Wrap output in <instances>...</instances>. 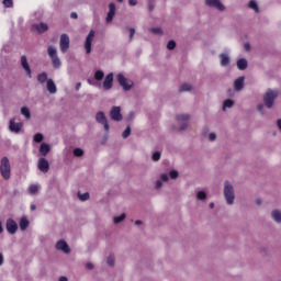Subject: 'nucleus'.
Returning <instances> with one entry per match:
<instances>
[{
    "mask_svg": "<svg viewBox=\"0 0 281 281\" xmlns=\"http://www.w3.org/2000/svg\"><path fill=\"white\" fill-rule=\"evenodd\" d=\"M0 172L3 179H10V175L12 172V167L10 166V160L8 157H3L0 162Z\"/></svg>",
    "mask_w": 281,
    "mask_h": 281,
    "instance_id": "obj_4",
    "label": "nucleus"
},
{
    "mask_svg": "<svg viewBox=\"0 0 281 281\" xmlns=\"http://www.w3.org/2000/svg\"><path fill=\"white\" fill-rule=\"evenodd\" d=\"M128 5H137V0H128Z\"/></svg>",
    "mask_w": 281,
    "mask_h": 281,
    "instance_id": "obj_50",
    "label": "nucleus"
},
{
    "mask_svg": "<svg viewBox=\"0 0 281 281\" xmlns=\"http://www.w3.org/2000/svg\"><path fill=\"white\" fill-rule=\"evenodd\" d=\"M93 38H95V31H90L86 42H85V49H86V54H91V45L93 44Z\"/></svg>",
    "mask_w": 281,
    "mask_h": 281,
    "instance_id": "obj_13",
    "label": "nucleus"
},
{
    "mask_svg": "<svg viewBox=\"0 0 281 281\" xmlns=\"http://www.w3.org/2000/svg\"><path fill=\"white\" fill-rule=\"evenodd\" d=\"M50 148L47 145V143H43L40 147V153L43 155V157H47V154L49 153Z\"/></svg>",
    "mask_w": 281,
    "mask_h": 281,
    "instance_id": "obj_28",
    "label": "nucleus"
},
{
    "mask_svg": "<svg viewBox=\"0 0 281 281\" xmlns=\"http://www.w3.org/2000/svg\"><path fill=\"white\" fill-rule=\"evenodd\" d=\"M37 168L41 172L47 173L49 172V161L45 158H40L37 162Z\"/></svg>",
    "mask_w": 281,
    "mask_h": 281,
    "instance_id": "obj_17",
    "label": "nucleus"
},
{
    "mask_svg": "<svg viewBox=\"0 0 281 281\" xmlns=\"http://www.w3.org/2000/svg\"><path fill=\"white\" fill-rule=\"evenodd\" d=\"M46 88L49 93H56V91H58V89L56 88V83L53 79H48L46 81Z\"/></svg>",
    "mask_w": 281,
    "mask_h": 281,
    "instance_id": "obj_24",
    "label": "nucleus"
},
{
    "mask_svg": "<svg viewBox=\"0 0 281 281\" xmlns=\"http://www.w3.org/2000/svg\"><path fill=\"white\" fill-rule=\"evenodd\" d=\"M21 65H22V68L24 69L26 76L29 78H32V68L30 67V63H27V57L25 55H23L21 57Z\"/></svg>",
    "mask_w": 281,
    "mask_h": 281,
    "instance_id": "obj_15",
    "label": "nucleus"
},
{
    "mask_svg": "<svg viewBox=\"0 0 281 281\" xmlns=\"http://www.w3.org/2000/svg\"><path fill=\"white\" fill-rule=\"evenodd\" d=\"M116 80L123 91H131V89H133V80L126 78L123 74H119Z\"/></svg>",
    "mask_w": 281,
    "mask_h": 281,
    "instance_id": "obj_7",
    "label": "nucleus"
},
{
    "mask_svg": "<svg viewBox=\"0 0 281 281\" xmlns=\"http://www.w3.org/2000/svg\"><path fill=\"white\" fill-rule=\"evenodd\" d=\"M153 8H154L153 4H149V10H153Z\"/></svg>",
    "mask_w": 281,
    "mask_h": 281,
    "instance_id": "obj_62",
    "label": "nucleus"
},
{
    "mask_svg": "<svg viewBox=\"0 0 281 281\" xmlns=\"http://www.w3.org/2000/svg\"><path fill=\"white\" fill-rule=\"evenodd\" d=\"M248 8H250V10H254V12H260V9L258 8V2H256V0H250L248 3Z\"/></svg>",
    "mask_w": 281,
    "mask_h": 281,
    "instance_id": "obj_30",
    "label": "nucleus"
},
{
    "mask_svg": "<svg viewBox=\"0 0 281 281\" xmlns=\"http://www.w3.org/2000/svg\"><path fill=\"white\" fill-rule=\"evenodd\" d=\"M106 262L110 267H113V265H115V257L113 255H110L106 259Z\"/></svg>",
    "mask_w": 281,
    "mask_h": 281,
    "instance_id": "obj_40",
    "label": "nucleus"
},
{
    "mask_svg": "<svg viewBox=\"0 0 281 281\" xmlns=\"http://www.w3.org/2000/svg\"><path fill=\"white\" fill-rule=\"evenodd\" d=\"M59 281H68L67 277H60Z\"/></svg>",
    "mask_w": 281,
    "mask_h": 281,
    "instance_id": "obj_55",
    "label": "nucleus"
},
{
    "mask_svg": "<svg viewBox=\"0 0 281 281\" xmlns=\"http://www.w3.org/2000/svg\"><path fill=\"white\" fill-rule=\"evenodd\" d=\"M175 47H177V42L176 41H169L167 44V49H175Z\"/></svg>",
    "mask_w": 281,
    "mask_h": 281,
    "instance_id": "obj_41",
    "label": "nucleus"
},
{
    "mask_svg": "<svg viewBox=\"0 0 281 281\" xmlns=\"http://www.w3.org/2000/svg\"><path fill=\"white\" fill-rule=\"evenodd\" d=\"M245 87V77H239L234 81L235 91H243Z\"/></svg>",
    "mask_w": 281,
    "mask_h": 281,
    "instance_id": "obj_22",
    "label": "nucleus"
},
{
    "mask_svg": "<svg viewBox=\"0 0 281 281\" xmlns=\"http://www.w3.org/2000/svg\"><path fill=\"white\" fill-rule=\"evenodd\" d=\"M29 193L32 195L38 194V191L41 190V184L38 183H32L29 186Z\"/></svg>",
    "mask_w": 281,
    "mask_h": 281,
    "instance_id": "obj_25",
    "label": "nucleus"
},
{
    "mask_svg": "<svg viewBox=\"0 0 281 281\" xmlns=\"http://www.w3.org/2000/svg\"><path fill=\"white\" fill-rule=\"evenodd\" d=\"M196 201H206L207 200V192L203 190H199L195 192Z\"/></svg>",
    "mask_w": 281,
    "mask_h": 281,
    "instance_id": "obj_27",
    "label": "nucleus"
},
{
    "mask_svg": "<svg viewBox=\"0 0 281 281\" xmlns=\"http://www.w3.org/2000/svg\"><path fill=\"white\" fill-rule=\"evenodd\" d=\"M78 199L79 201H89V192H86V193L78 192Z\"/></svg>",
    "mask_w": 281,
    "mask_h": 281,
    "instance_id": "obj_35",
    "label": "nucleus"
},
{
    "mask_svg": "<svg viewBox=\"0 0 281 281\" xmlns=\"http://www.w3.org/2000/svg\"><path fill=\"white\" fill-rule=\"evenodd\" d=\"M102 88L104 89V91H109L113 89V72H110L109 75H106V77L104 78Z\"/></svg>",
    "mask_w": 281,
    "mask_h": 281,
    "instance_id": "obj_16",
    "label": "nucleus"
},
{
    "mask_svg": "<svg viewBox=\"0 0 281 281\" xmlns=\"http://www.w3.org/2000/svg\"><path fill=\"white\" fill-rule=\"evenodd\" d=\"M117 1V3H123L124 2V0H116Z\"/></svg>",
    "mask_w": 281,
    "mask_h": 281,
    "instance_id": "obj_61",
    "label": "nucleus"
},
{
    "mask_svg": "<svg viewBox=\"0 0 281 281\" xmlns=\"http://www.w3.org/2000/svg\"><path fill=\"white\" fill-rule=\"evenodd\" d=\"M70 18H71V19H78V13L72 12V13L70 14Z\"/></svg>",
    "mask_w": 281,
    "mask_h": 281,
    "instance_id": "obj_53",
    "label": "nucleus"
},
{
    "mask_svg": "<svg viewBox=\"0 0 281 281\" xmlns=\"http://www.w3.org/2000/svg\"><path fill=\"white\" fill-rule=\"evenodd\" d=\"M126 218V214H121L119 216H114L113 217V223L114 225H120V223H122V221H124Z\"/></svg>",
    "mask_w": 281,
    "mask_h": 281,
    "instance_id": "obj_32",
    "label": "nucleus"
},
{
    "mask_svg": "<svg viewBox=\"0 0 281 281\" xmlns=\"http://www.w3.org/2000/svg\"><path fill=\"white\" fill-rule=\"evenodd\" d=\"M248 67V61L245 58H240L237 60V69H239V71H245V69H247Z\"/></svg>",
    "mask_w": 281,
    "mask_h": 281,
    "instance_id": "obj_26",
    "label": "nucleus"
},
{
    "mask_svg": "<svg viewBox=\"0 0 281 281\" xmlns=\"http://www.w3.org/2000/svg\"><path fill=\"white\" fill-rule=\"evenodd\" d=\"M192 90V85L190 83H183L180 88V91H191Z\"/></svg>",
    "mask_w": 281,
    "mask_h": 281,
    "instance_id": "obj_39",
    "label": "nucleus"
},
{
    "mask_svg": "<svg viewBox=\"0 0 281 281\" xmlns=\"http://www.w3.org/2000/svg\"><path fill=\"white\" fill-rule=\"evenodd\" d=\"M21 115H24L26 120H30V117H32V113L30 112V109L27 106L21 108Z\"/></svg>",
    "mask_w": 281,
    "mask_h": 281,
    "instance_id": "obj_31",
    "label": "nucleus"
},
{
    "mask_svg": "<svg viewBox=\"0 0 281 281\" xmlns=\"http://www.w3.org/2000/svg\"><path fill=\"white\" fill-rule=\"evenodd\" d=\"M19 225H20V229L22 232H25V229H27V227H30V221L27 220V216H22L20 218Z\"/></svg>",
    "mask_w": 281,
    "mask_h": 281,
    "instance_id": "obj_23",
    "label": "nucleus"
},
{
    "mask_svg": "<svg viewBox=\"0 0 281 281\" xmlns=\"http://www.w3.org/2000/svg\"><path fill=\"white\" fill-rule=\"evenodd\" d=\"M3 232V225L0 223V234Z\"/></svg>",
    "mask_w": 281,
    "mask_h": 281,
    "instance_id": "obj_60",
    "label": "nucleus"
},
{
    "mask_svg": "<svg viewBox=\"0 0 281 281\" xmlns=\"http://www.w3.org/2000/svg\"><path fill=\"white\" fill-rule=\"evenodd\" d=\"M257 111H259L260 115H265V104L259 103L257 104Z\"/></svg>",
    "mask_w": 281,
    "mask_h": 281,
    "instance_id": "obj_43",
    "label": "nucleus"
},
{
    "mask_svg": "<svg viewBox=\"0 0 281 281\" xmlns=\"http://www.w3.org/2000/svg\"><path fill=\"white\" fill-rule=\"evenodd\" d=\"M3 5L4 8H12V5H14V3L12 2V0H3Z\"/></svg>",
    "mask_w": 281,
    "mask_h": 281,
    "instance_id": "obj_44",
    "label": "nucleus"
},
{
    "mask_svg": "<svg viewBox=\"0 0 281 281\" xmlns=\"http://www.w3.org/2000/svg\"><path fill=\"white\" fill-rule=\"evenodd\" d=\"M229 54L227 53H222L220 54V65L221 67H229L231 63Z\"/></svg>",
    "mask_w": 281,
    "mask_h": 281,
    "instance_id": "obj_21",
    "label": "nucleus"
},
{
    "mask_svg": "<svg viewBox=\"0 0 281 281\" xmlns=\"http://www.w3.org/2000/svg\"><path fill=\"white\" fill-rule=\"evenodd\" d=\"M130 117H133V113H130Z\"/></svg>",
    "mask_w": 281,
    "mask_h": 281,
    "instance_id": "obj_63",
    "label": "nucleus"
},
{
    "mask_svg": "<svg viewBox=\"0 0 281 281\" xmlns=\"http://www.w3.org/2000/svg\"><path fill=\"white\" fill-rule=\"evenodd\" d=\"M176 120L179 124L178 131H186L188 128V122H190V114L188 113L178 114L176 116Z\"/></svg>",
    "mask_w": 281,
    "mask_h": 281,
    "instance_id": "obj_8",
    "label": "nucleus"
},
{
    "mask_svg": "<svg viewBox=\"0 0 281 281\" xmlns=\"http://www.w3.org/2000/svg\"><path fill=\"white\" fill-rule=\"evenodd\" d=\"M56 249L58 251H63L64 254H70L71 249L69 248V245H67V241L60 239L56 243Z\"/></svg>",
    "mask_w": 281,
    "mask_h": 281,
    "instance_id": "obj_20",
    "label": "nucleus"
},
{
    "mask_svg": "<svg viewBox=\"0 0 281 281\" xmlns=\"http://www.w3.org/2000/svg\"><path fill=\"white\" fill-rule=\"evenodd\" d=\"M43 140V134L37 133L34 135V142L41 143Z\"/></svg>",
    "mask_w": 281,
    "mask_h": 281,
    "instance_id": "obj_45",
    "label": "nucleus"
},
{
    "mask_svg": "<svg viewBox=\"0 0 281 281\" xmlns=\"http://www.w3.org/2000/svg\"><path fill=\"white\" fill-rule=\"evenodd\" d=\"M224 199L227 205H232L236 201V193L234 191V186L228 181L224 182Z\"/></svg>",
    "mask_w": 281,
    "mask_h": 281,
    "instance_id": "obj_2",
    "label": "nucleus"
},
{
    "mask_svg": "<svg viewBox=\"0 0 281 281\" xmlns=\"http://www.w3.org/2000/svg\"><path fill=\"white\" fill-rule=\"evenodd\" d=\"M135 225H142V221L137 220V221L135 222Z\"/></svg>",
    "mask_w": 281,
    "mask_h": 281,
    "instance_id": "obj_58",
    "label": "nucleus"
},
{
    "mask_svg": "<svg viewBox=\"0 0 281 281\" xmlns=\"http://www.w3.org/2000/svg\"><path fill=\"white\" fill-rule=\"evenodd\" d=\"M276 98H278V90H268L263 97V102L267 109H272L273 103L276 102Z\"/></svg>",
    "mask_w": 281,
    "mask_h": 281,
    "instance_id": "obj_5",
    "label": "nucleus"
},
{
    "mask_svg": "<svg viewBox=\"0 0 281 281\" xmlns=\"http://www.w3.org/2000/svg\"><path fill=\"white\" fill-rule=\"evenodd\" d=\"M133 36H135V29H130V41H133Z\"/></svg>",
    "mask_w": 281,
    "mask_h": 281,
    "instance_id": "obj_48",
    "label": "nucleus"
},
{
    "mask_svg": "<svg viewBox=\"0 0 281 281\" xmlns=\"http://www.w3.org/2000/svg\"><path fill=\"white\" fill-rule=\"evenodd\" d=\"M256 203H257V205H261V204H262V201L257 200Z\"/></svg>",
    "mask_w": 281,
    "mask_h": 281,
    "instance_id": "obj_59",
    "label": "nucleus"
},
{
    "mask_svg": "<svg viewBox=\"0 0 281 281\" xmlns=\"http://www.w3.org/2000/svg\"><path fill=\"white\" fill-rule=\"evenodd\" d=\"M110 117L114 122H122L123 116H122V108L120 106H113L110 111Z\"/></svg>",
    "mask_w": 281,
    "mask_h": 281,
    "instance_id": "obj_12",
    "label": "nucleus"
},
{
    "mask_svg": "<svg viewBox=\"0 0 281 281\" xmlns=\"http://www.w3.org/2000/svg\"><path fill=\"white\" fill-rule=\"evenodd\" d=\"M80 87H82V83H80V82L77 83V85H76V91H80Z\"/></svg>",
    "mask_w": 281,
    "mask_h": 281,
    "instance_id": "obj_54",
    "label": "nucleus"
},
{
    "mask_svg": "<svg viewBox=\"0 0 281 281\" xmlns=\"http://www.w3.org/2000/svg\"><path fill=\"white\" fill-rule=\"evenodd\" d=\"M21 128H23V123H16V119L10 120L9 130L11 133H21Z\"/></svg>",
    "mask_w": 281,
    "mask_h": 281,
    "instance_id": "obj_14",
    "label": "nucleus"
},
{
    "mask_svg": "<svg viewBox=\"0 0 281 281\" xmlns=\"http://www.w3.org/2000/svg\"><path fill=\"white\" fill-rule=\"evenodd\" d=\"M4 258H3V252H0V267L3 266Z\"/></svg>",
    "mask_w": 281,
    "mask_h": 281,
    "instance_id": "obj_51",
    "label": "nucleus"
},
{
    "mask_svg": "<svg viewBox=\"0 0 281 281\" xmlns=\"http://www.w3.org/2000/svg\"><path fill=\"white\" fill-rule=\"evenodd\" d=\"M95 121L98 122V124H101L103 126L105 133H109V121L106 120V115L104 114V112H98L95 114Z\"/></svg>",
    "mask_w": 281,
    "mask_h": 281,
    "instance_id": "obj_10",
    "label": "nucleus"
},
{
    "mask_svg": "<svg viewBox=\"0 0 281 281\" xmlns=\"http://www.w3.org/2000/svg\"><path fill=\"white\" fill-rule=\"evenodd\" d=\"M149 32H151L153 34H158V35L164 34V31L161 30V27H151L149 30Z\"/></svg>",
    "mask_w": 281,
    "mask_h": 281,
    "instance_id": "obj_37",
    "label": "nucleus"
},
{
    "mask_svg": "<svg viewBox=\"0 0 281 281\" xmlns=\"http://www.w3.org/2000/svg\"><path fill=\"white\" fill-rule=\"evenodd\" d=\"M37 80H38V82H41L42 85H43V82H47V80H49V79H47V72H42V74H40V75L37 76Z\"/></svg>",
    "mask_w": 281,
    "mask_h": 281,
    "instance_id": "obj_34",
    "label": "nucleus"
},
{
    "mask_svg": "<svg viewBox=\"0 0 281 281\" xmlns=\"http://www.w3.org/2000/svg\"><path fill=\"white\" fill-rule=\"evenodd\" d=\"M209 142H216V133L214 132L209 133Z\"/></svg>",
    "mask_w": 281,
    "mask_h": 281,
    "instance_id": "obj_46",
    "label": "nucleus"
},
{
    "mask_svg": "<svg viewBox=\"0 0 281 281\" xmlns=\"http://www.w3.org/2000/svg\"><path fill=\"white\" fill-rule=\"evenodd\" d=\"M244 49L246 52H249L251 49V44H249V43L244 44Z\"/></svg>",
    "mask_w": 281,
    "mask_h": 281,
    "instance_id": "obj_49",
    "label": "nucleus"
},
{
    "mask_svg": "<svg viewBox=\"0 0 281 281\" xmlns=\"http://www.w3.org/2000/svg\"><path fill=\"white\" fill-rule=\"evenodd\" d=\"M104 79V71L102 70H97L94 72V80H98L100 82V80Z\"/></svg>",
    "mask_w": 281,
    "mask_h": 281,
    "instance_id": "obj_33",
    "label": "nucleus"
},
{
    "mask_svg": "<svg viewBox=\"0 0 281 281\" xmlns=\"http://www.w3.org/2000/svg\"><path fill=\"white\" fill-rule=\"evenodd\" d=\"M153 161H159L161 159V153L155 151L151 156Z\"/></svg>",
    "mask_w": 281,
    "mask_h": 281,
    "instance_id": "obj_38",
    "label": "nucleus"
},
{
    "mask_svg": "<svg viewBox=\"0 0 281 281\" xmlns=\"http://www.w3.org/2000/svg\"><path fill=\"white\" fill-rule=\"evenodd\" d=\"M86 269L87 271H93V269H95V266L92 262H87Z\"/></svg>",
    "mask_w": 281,
    "mask_h": 281,
    "instance_id": "obj_47",
    "label": "nucleus"
},
{
    "mask_svg": "<svg viewBox=\"0 0 281 281\" xmlns=\"http://www.w3.org/2000/svg\"><path fill=\"white\" fill-rule=\"evenodd\" d=\"M31 210H32V212H34V210H36V205L32 204Z\"/></svg>",
    "mask_w": 281,
    "mask_h": 281,
    "instance_id": "obj_57",
    "label": "nucleus"
},
{
    "mask_svg": "<svg viewBox=\"0 0 281 281\" xmlns=\"http://www.w3.org/2000/svg\"><path fill=\"white\" fill-rule=\"evenodd\" d=\"M32 30H34L37 34H44V32H47L49 30V26L47 23H36L32 25Z\"/></svg>",
    "mask_w": 281,
    "mask_h": 281,
    "instance_id": "obj_18",
    "label": "nucleus"
},
{
    "mask_svg": "<svg viewBox=\"0 0 281 281\" xmlns=\"http://www.w3.org/2000/svg\"><path fill=\"white\" fill-rule=\"evenodd\" d=\"M74 155L75 157H82V155H85V150H82V148H75Z\"/></svg>",
    "mask_w": 281,
    "mask_h": 281,
    "instance_id": "obj_36",
    "label": "nucleus"
},
{
    "mask_svg": "<svg viewBox=\"0 0 281 281\" xmlns=\"http://www.w3.org/2000/svg\"><path fill=\"white\" fill-rule=\"evenodd\" d=\"M19 229V224L12 218L7 220V232L9 234H16V231Z\"/></svg>",
    "mask_w": 281,
    "mask_h": 281,
    "instance_id": "obj_19",
    "label": "nucleus"
},
{
    "mask_svg": "<svg viewBox=\"0 0 281 281\" xmlns=\"http://www.w3.org/2000/svg\"><path fill=\"white\" fill-rule=\"evenodd\" d=\"M69 35L61 34L59 40V48L61 54H66V52L69 49Z\"/></svg>",
    "mask_w": 281,
    "mask_h": 281,
    "instance_id": "obj_11",
    "label": "nucleus"
},
{
    "mask_svg": "<svg viewBox=\"0 0 281 281\" xmlns=\"http://www.w3.org/2000/svg\"><path fill=\"white\" fill-rule=\"evenodd\" d=\"M47 54L52 60V65L55 69H60V66L63 65L60 63V58H58V50L55 46H48Z\"/></svg>",
    "mask_w": 281,
    "mask_h": 281,
    "instance_id": "obj_3",
    "label": "nucleus"
},
{
    "mask_svg": "<svg viewBox=\"0 0 281 281\" xmlns=\"http://www.w3.org/2000/svg\"><path fill=\"white\" fill-rule=\"evenodd\" d=\"M232 106H234V100L232 99H226L223 102V111H227V109H232Z\"/></svg>",
    "mask_w": 281,
    "mask_h": 281,
    "instance_id": "obj_29",
    "label": "nucleus"
},
{
    "mask_svg": "<svg viewBox=\"0 0 281 281\" xmlns=\"http://www.w3.org/2000/svg\"><path fill=\"white\" fill-rule=\"evenodd\" d=\"M131 135V126H127L122 134L123 139H126Z\"/></svg>",
    "mask_w": 281,
    "mask_h": 281,
    "instance_id": "obj_42",
    "label": "nucleus"
},
{
    "mask_svg": "<svg viewBox=\"0 0 281 281\" xmlns=\"http://www.w3.org/2000/svg\"><path fill=\"white\" fill-rule=\"evenodd\" d=\"M204 5L211 8L212 10H217V12H225L227 8L221 0H204Z\"/></svg>",
    "mask_w": 281,
    "mask_h": 281,
    "instance_id": "obj_6",
    "label": "nucleus"
},
{
    "mask_svg": "<svg viewBox=\"0 0 281 281\" xmlns=\"http://www.w3.org/2000/svg\"><path fill=\"white\" fill-rule=\"evenodd\" d=\"M117 12V7L115 2H110L108 5V14L105 18V23H113V19H115V14Z\"/></svg>",
    "mask_w": 281,
    "mask_h": 281,
    "instance_id": "obj_9",
    "label": "nucleus"
},
{
    "mask_svg": "<svg viewBox=\"0 0 281 281\" xmlns=\"http://www.w3.org/2000/svg\"><path fill=\"white\" fill-rule=\"evenodd\" d=\"M170 179H179V171L172 169L169 173H160L159 179H157L154 183L155 190H161L164 188V183H168Z\"/></svg>",
    "mask_w": 281,
    "mask_h": 281,
    "instance_id": "obj_1",
    "label": "nucleus"
},
{
    "mask_svg": "<svg viewBox=\"0 0 281 281\" xmlns=\"http://www.w3.org/2000/svg\"><path fill=\"white\" fill-rule=\"evenodd\" d=\"M278 130L281 132V119L277 120Z\"/></svg>",
    "mask_w": 281,
    "mask_h": 281,
    "instance_id": "obj_52",
    "label": "nucleus"
},
{
    "mask_svg": "<svg viewBox=\"0 0 281 281\" xmlns=\"http://www.w3.org/2000/svg\"><path fill=\"white\" fill-rule=\"evenodd\" d=\"M209 207H211V210H213V207H214V202H211V203L209 204Z\"/></svg>",
    "mask_w": 281,
    "mask_h": 281,
    "instance_id": "obj_56",
    "label": "nucleus"
}]
</instances>
